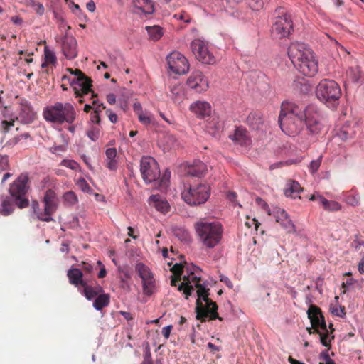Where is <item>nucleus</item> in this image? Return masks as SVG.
<instances>
[{
	"instance_id": "obj_16",
	"label": "nucleus",
	"mask_w": 364,
	"mask_h": 364,
	"mask_svg": "<svg viewBox=\"0 0 364 364\" xmlns=\"http://www.w3.org/2000/svg\"><path fill=\"white\" fill-rule=\"evenodd\" d=\"M44 209L43 214H40L41 221L50 222L53 221L52 215L57 210V204L55 201V193L53 191H46L43 197Z\"/></svg>"
},
{
	"instance_id": "obj_34",
	"label": "nucleus",
	"mask_w": 364,
	"mask_h": 364,
	"mask_svg": "<svg viewBox=\"0 0 364 364\" xmlns=\"http://www.w3.org/2000/svg\"><path fill=\"white\" fill-rule=\"evenodd\" d=\"M146 30L149 37L154 41L159 40L163 35L161 28L158 26L146 27Z\"/></svg>"
},
{
	"instance_id": "obj_9",
	"label": "nucleus",
	"mask_w": 364,
	"mask_h": 364,
	"mask_svg": "<svg viewBox=\"0 0 364 364\" xmlns=\"http://www.w3.org/2000/svg\"><path fill=\"white\" fill-rule=\"evenodd\" d=\"M275 18L272 27L273 35L279 38L288 37L294 31L293 21L283 7H279L274 12Z\"/></svg>"
},
{
	"instance_id": "obj_58",
	"label": "nucleus",
	"mask_w": 364,
	"mask_h": 364,
	"mask_svg": "<svg viewBox=\"0 0 364 364\" xmlns=\"http://www.w3.org/2000/svg\"><path fill=\"white\" fill-rule=\"evenodd\" d=\"M323 200H326V198L319 194H313L309 198V200H318L322 205H323Z\"/></svg>"
},
{
	"instance_id": "obj_56",
	"label": "nucleus",
	"mask_w": 364,
	"mask_h": 364,
	"mask_svg": "<svg viewBox=\"0 0 364 364\" xmlns=\"http://www.w3.org/2000/svg\"><path fill=\"white\" fill-rule=\"evenodd\" d=\"M364 245V241L360 240L358 236L355 235V240L352 242L351 246L355 250H358L360 246Z\"/></svg>"
},
{
	"instance_id": "obj_49",
	"label": "nucleus",
	"mask_w": 364,
	"mask_h": 364,
	"mask_svg": "<svg viewBox=\"0 0 364 364\" xmlns=\"http://www.w3.org/2000/svg\"><path fill=\"white\" fill-rule=\"evenodd\" d=\"M294 181H289L287 183V187L284 188V193L286 196H292L295 191Z\"/></svg>"
},
{
	"instance_id": "obj_13",
	"label": "nucleus",
	"mask_w": 364,
	"mask_h": 364,
	"mask_svg": "<svg viewBox=\"0 0 364 364\" xmlns=\"http://www.w3.org/2000/svg\"><path fill=\"white\" fill-rule=\"evenodd\" d=\"M306 124V130L312 134H318L321 129L322 125L319 122V114L314 105H308L304 110V113L299 117Z\"/></svg>"
},
{
	"instance_id": "obj_30",
	"label": "nucleus",
	"mask_w": 364,
	"mask_h": 364,
	"mask_svg": "<svg viewBox=\"0 0 364 364\" xmlns=\"http://www.w3.org/2000/svg\"><path fill=\"white\" fill-rule=\"evenodd\" d=\"M110 302V296L109 294H100L93 302V306L96 310L100 311L107 306Z\"/></svg>"
},
{
	"instance_id": "obj_21",
	"label": "nucleus",
	"mask_w": 364,
	"mask_h": 364,
	"mask_svg": "<svg viewBox=\"0 0 364 364\" xmlns=\"http://www.w3.org/2000/svg\"><path fill=\"white\" fill-rule=\"evenodd\" d=\"M230 138L241 146H247L251 143V140L247 135V130L241 127H237L235 130L234 134L230 136Z\"/></svg>"
},
{
	"instance_id": "obj_47",
	"label": "nucleus",
	"mask_w": 364,
	"mask_h": 364,
	"mask_svg": "<svg viewBox=\"0 0 364 364\" xmlns=\"http://www.w3.org/2000/svg\"><path fill=\"white\" fill-rule=\"evenodd\" d=\"M9 168V158L6 154H0V170L5 171Z\"/></svg>"
},
{
	"instance_id": "obj_8",
	"label": "nucleus",
	"mask_w": 364,
	"mask_h": 364,
	"mask_svg": "<svg viewBox=\"0 0 364 364\" xmlns=\"http://www.w3.org/2000/svg\"><path fill=\"white\" fill-rule=\"evenodd\" d=\"M66 71L73 75V77L64 75L63 80H68L72 87L76 97H82L91 92L92 80L85 75L80 69L68 68Z\"/></svg>"
},
{
	"instance_id": "obj_46",
	"label": "nucleus",
	"mask_w": 364,
	"mask_h": 364,
	"mask_svg": "<svg viewBox=\"0 0 364 364\" xmlns=\"http://www.w3.org/2000/svg\"><path fill=\"white\" fill-rule=\"evenodd\" d=\"M60 164L74 171L77 170L80 166L75 161L71 159H63Z\"/></svg>"
},
{
	"instance_id": "obj_61",
	"label": "nucleus",
	"mask_w": 364,
	"mask_h": 364,
	"mask_svg": "<svg viewBox=\"0 0 364 364\" xmlns=\"http://www.w3.org/2000/svg\"><path fill=\"white\" fill-rule=\"evenodd\" d=\"M106 112H107L109 119L112 123H116L117 122L118 118H117V116L116 114L113 113L110 109H107L106 111Z\"/></svg>"
},
{
	"instance_id": "obj_25",
	"label": "nucleus",
	"mask_w": 364,
	"mask_h": 364,
	"mask_svg": "<svg viewBox=\"0 0 364 364\" xmlns=\"http://www.w3.org/2000/svg\"><path fill=\"white\" fill-rule=\"evenodd\" d=\"M149 201L156 209L163 213H166L169 210V205L167 201L161 198L159 195H152L149 197Z\"/></svg>"
},
{
	"instance_id": "obj_57",
	"label": "nucleus",
	"mask_w": 364,
	"mask_h": 364,
	"mask_svg": "<svg viewBox=\"0 0 364 364\" xmlns=\"http://www.w3.org/2000/svg\"><path fill=\"white\" fill-rule=\"evenodd\" d=\"M172 328H173V326L172 325L167 326L164 327L162 328V332L161 333H162V335L164 336V337L166 339H168L169 338Z\"/></svg>"
},
{
	"instance_id": "obj_62",
	"label": "nucleus",
	"mask_w": 364,
	"mask_h": 364,
	"mask_svg": "<svg viewBox=\"0 0 364 364\" xmlns=\"http://www.w3.org/2000/svg\"><path fill=\"white\" fill-rule=\"evenodd\" d=\"M120 286L124 289H126L127 291L130 290L129 283L127 281V279H125L123 277L120 278Z\"/></svg>"
},
{
	"instance_id": "obj_37",
	"label": "nucleus",
	"mask_w": 364,
	"mask_h": 364,
	"mask_svg": "<svg viewBox=\"0 0 364 364\" xmlns=\"http://www.w3.org/2000/svg\"><path fill=\"white\" fill-rule=\"evenodd\" d=\"M170 178L171 171L168 169H166L159 181V188L160 190L163 191L167 188L169 183Z\"/></svg>"
},
{
	"instance_id": "obj_15",
	"label": "nucleus",
	"mask_w": 364,
	"mask_h": 364,
	"mask_svg": "<svg viewBox=\"0 0 364 364\" xmlns=\"http://www.w3.org/2000/svg\"><path fill=\"white\" fill-rule=\"evenodd\" d=\"M168 68L178 75L186 74L189 70V63L186 57L181 53L172 52L166 58Z\"/></svg>"
},
{
	"instance_id": "obj_7",
	"label": "nucleus",
	"mask_w": 364,
	"mask_h": 364,
	"mask_svg": "<svg viewBox=\"0 0 364 364\" xmlns=\"http://www.w3.org/2000/svg\"><path fill=\"white\" fill-rule=\"evenodd\" d=\"M28 173H22L10 184L9 193L14 200L15 205L20 209L28 207L29 200L26 194L30 189Z\"/></svg>"
},
{
	"instance_id": "obj_38",
	"label": "nucleus",
	"mask_w": 364,
	"mask_h": 364,
	"mask_svg": "<svg viewBox=\"0 0 364 364\" xmlns=\"http://www.w3.org/2000/svg\"><path fill=\"white\" fill-rule=\"evenodd\" d=\"M84 288V295L88 300H92L95 297L97 296V292L94 290L93 287H91L87 284H85V286H82Z\"/></svg>"
},
{
	"instance_id": "obj_2",
	"label": "nucleus",
	"mask_w": 364,
	"mask_h": 364,
	"mask_svg": "<svg viewBox=\"0 0 364 364\" xmlns=\"http://www.w3.org/2000/svg\"><path fill=\"white\" fill-rule=\"evenodd\" d=\"M195 230L200 242L206 248H214L223 237V228L218 222L198 221L195 224Z\"/></svg>"
},
{
	"instance_id": "obj_6",
	"label": "nucleus",
	"mask_w": 364,
	"mask_h": 364,
	"mask_svg": "<svg viewBox=\"0 0 364 364\" xmlns=\"http://www.w3.org/2000/svg\"><path fill=\"white\" fill-rule=\"evenodd\" d=\"M316 95L327 107L334 109L339 104L341 89L336 81L323 79L316 86Z\"/></svg>"
},
{
	"instance_id": "obj_5",
	"label": "nucleus",
	"mask_w": 364,
	"mask_h": 364,
	"mask_svg": "<svg viewBox=\"0 0 364 364\" xmlns=\"http://www.w3.org/2000/svg\"><path fill=\"white\" fill-rule=\"evenodd\" d=\"M318 70V63L313 50L304 43H297V71L312 77Z\"/></svg>"
},
{
	"instance_id": "obj_63",
	"label": "nucleus",
	"mask_w": 364,
	"mask_h": 364,
	"mask_svg": "<svg viewBox=\"0 0 364 364\" xmlns=\"http://www.w3.org/2000/svg\"><path fill=\"white\" fill-rule=\"evenodd\" d=\"M300 240L303 242V245L306 246L308 245V238L305 234L297 233V240Z\"/></svg>"
},
{
	"instance_id": "obj_35",
	"label": "nucleus",
	"mask_w": 364,
	"mask_h": 364,
	"mask_svg": "<svg viewBox=\"0 0 364 364\" xmlns=\"http://www.w3.org/2000/svg\"><path fill=\"white\" fill-rule=\"evenodd\" d=\"M297 90H299L301 94L308 95L312 92L313 86L309 81L297 82Z\"/></svg>"
},
{
	"instance_id": "obj_36",
	"label": "nucleus",
	"mask_w": 364,
	"mask_h": 364,
	"mask_svg": "<svg viewBox=\"0 0 364 364\" xmlns=\"http://www.w3.org/2000/svg\"><path fill=\"white\" fill-rule=\"evenodd\" d=\"M323 207L326 210L328 211H336L341 209V205L336 201L323 200Z\"/></svg>"
},
{
	"instance_id": "obj_33",
	"label": "nucleus",
	"mask_w": 364,
	"mask_h": 364,
	"mask_svg": "<svg viewBox=\"0 0 364 364\" xmlns=\"http://www.w3.org/2000/svg\"><path fill=\"white\" fill-rule=\"evenodd\" d=\"M142 287L144 294L147 296H151L154 294L156 288L155 279L153 277L149 280L142 282Z\"/></svg>"
},
{
	"instance_id": "obj_54",
	"label": "nucleus",
	"mask_w": 364,
	"mask_h": 364,
	"mask_svg": "<svg viewBox=\"0 0 364 364\" xmlns=\"http://www.w3.org/2000/svg\"><path fill=\"white\" fill-rule=\"evenodd\" d=\"M1 125L4 132L6 133L9 131L11 127L14 126V120H11L9 122L3 120L1 122Z\"/></svg>"
},
{
	"instance_id": "obj_53",
	"label": "nucleus",
	"mask_w": 364,
	"mask_h": 364,
	"mask_svg": "<svg viewBox=\"0 0 364 364\" xmlns=\"http://www.w3.org/2000/svg\"><path fill=\"white\" fill-rule=\"evenodd\" d=\"M171 271L175 276L181 277L183 272V266L181 264L176 263L171 268Z\"/></svg>"
},
{
	"instance_id": "obj_1",
	"label": "nucleus",
	"mask_w": 364,
	"mask_h": 364,
	"mask_svg": "<svg viewBox=\"0 0 364 364\" xmlns=\"http://www.w3.org/2000/svg\"><path fill=\"white\" fill-rule=\"evenodd\" d=\"M197 270H200V269L195 266L193 271L191 272L189 276H183V282L178 286V290L183 291L185 298L188 299L194 291V287L191 284H194L195 287L197 288L196 293L198 296L196 306V319L201 322L216 318L222 321L223 318L218 316L217 312V304L209 298V289L205 288L200 284V277L194 275V272H196Z\"/></svg>"
},
{
	"instance_id": "obj_48",
	"label": "nucleus",
	"mask_w": 364,
	"mask_h": 364,
	"mask_svg": "<svg viewBox=\"0 0 364 364\" xmlns=\"http://www.w3.org/2000/svg\"><path fill=\"white\" fill-rule=\"evenodd\" d=\"M31 209H32L34 215L36 216L37 219L38 220H41L39 215H40V214H43V210H42L40 208L39 203L37 200H33L31 202Z\"/></svg>"
},
{
	"instance_id": "obj_50",
	"label": "nucleus",
	"mask_w": 364,
	"mask_h": 364,
	"mask_svg": "<svg viewBox=\"0 0 364 364\" xmlns=\"http://www.w3.org/2000/svg\"><path fill=\"white\" fill-rule=\"evenodd\" d=\"M173 18L177 19V20H181V21H183L184 23H188L191 22V18L189 16V15L185 12V11H181V13L179 14H176L173 15Z\"/></svg>"
},
{
	"instance_id": "obj_3",
	"label": "nucleus",
	"mask_w": 364,
	"mask_h": 364,
	"mask_svg": "<svg viewBox=\"0 0 364 364\" xmlns=\"http://www.w3.org/2000/svg\"><path fill=\"white\" fill-rule=\"evenodd\" d=\"M43 117L48 122L59 125L63 123L72 124L76 119V111L72 104L58 102L44 109Z\"/></svg>"
},
{
	"instance_id": "obj_55",
	"label": "nucleus",
	"mask_w": 364,
	"mask_h": 364,
	"mask_svg": "<svg viewBox=\"0 0 364 364\" xmlns=\"http://www.w3.org/2000/svg\"><path fill=\"white\" fill-rule=\"evenodd\" d=\"M80 266L82 268V269L90 274L92 272L93 267L91 264L86 262H82Z\"/></svg>"
},
{
	"instance_id": "obj_32",
	"label": "nucleus",
	"mask_w": 364,
	"mask_h": 364,
	"mask_svg": "<svg viewBox=\"0 0 364 364\" xmlns=\"http://www.w3.org/2000/svg\"><path fill=\"white\" fill-rule=\"evenodd\" d=\"M338 136L342 140L345 141L352 138L354 135V131L351 128L350 124H345L338 132Z\"/></svg>"
},
{
	"instance_id": "obj_51",
	"label": "nucleus",
	"mask_w": 364,
	"mask_h": 364,
	"mask_svg": "<svg viewBox=\"0 0 364 364\" xmlns=\"http://www.w3.org/2000/svg\"><path fill=\"white\" fill-rule=\"evenodd\" d=\"M100 112H101V109L100 108H96L90 114V120L92 123L100 124Z\"/></svg>"
},
{
	"instance_id": "obj_28",
	"label": "nucleus",
	"mask_w": 364,
	"mask_h": 364,
	"mask_svg": "<svg viewBox=\"0 0 364 364\" xmlns=\"http://www.w3.org/2000/svg\"><path fill=\"white\" fill-rule=\"evenodd\" d=\"M247 122L253 129H258L263 124L264 120L259 112H251L247 118Z\"/></svg>"
},
{
	"instance_id": "obj_22",
	"label": "nucleus",
	"mask_w": 364,
	"mask_h": 364,
	"mask_svg": "<svg viewBox=\"0 0 364 364\" xmlns=\"http://www.w3.org/2000/svg\"><path fill=\"white\" fill-rule=\"evenodd\" d=\"M273 215L276 218V221L279 223L284 228L288 229L294 227L287 213L284 209L279 208H276L274 210Z\"/></svg>"
},
{
	"instance_id": "obj_40",
	"label": "nucleus",
	"mask_w": 364,
	"mask_h": 364,
	"mask_svg": "<svg viewBox=\"0 0 364 364\" xmlns=\"http://www.w3.org/2000/svg\"><path fill=\"white\" fill-rule=\"evenodd\" d=\"M330 311L333 315L341 318H344L346 316L345 307L342 306H340L338 308L337 306H333L332 304H331Z\"/></svg>"
},
{
	"instance_id": "obj_44",
	"label": "nucleus",
	"mask_w": 364,
	"mask_h": 364,
	"mask_svg": "<svg viewBox=\"0 0 364 364\" xmlns=\"http://www.w3.org/2000/svg\"><path fill=\"white\" fill-rule=\"evenodd\" d=\"M100 130L97 127H92L90 130L87 131V136L93 141H97L100 136Z\"/></svg>"
},
{
	"instance_id": "obj_14",
	"label": "nucleus",
	"mask_w": 364,
	"mask_h": 364,
	"mask_svg": "<svg viewBox=\"0 0 364 364\" xmlns=\"http://www.w3.org/2000/svg\"><path fill=\"white\" fill-rule=\"evenodd\" d=\"M191 49L198 61L208 65L215 63V58L210 52L208 44L205 41L198 38L194 39L191 43Z\"/></svg>"
},
{
	"instance_id": "obj_17",
	"label": "nucleus",
	"mask_w": 364,
	"mask_h": 364,
	"mask_svg": "<svg viewBox=\"0 0 364 364\" xmlns=\"http://www.w3.org/2000/svg\"><path fill=\"white\" fill-rule=\"evenodd\" d=\"M186 84L188 87L198 93L206 91L209 87L207 78L199 70L191 73L187 80Z\"/></svg>"
},
{
	"instance_id": "obj_4",
	"label": "nucleus",
	"mask_w": 364,
	"mask_h": 364,
	"mask_svg": "<svg viewBox=\"0 0 364 364\" xmlns=\"http://www.w3.org/2000/svg\"><path fill=\"white\" fill-rule=\"evenodd\" d=\"M307 314L313 328L315 329L314 332H316L319 335L321 344L325 347L330 348L331 342L334 338L333 324H329V328L331 329V331H329L321 309L315 306H310Z\"/></svg>"
},
{
	"instance_id": "obj_59",
	"label": "nucleus",
	"mask_w": 364,
	"mask_h": 364,
	"mask_svg": "<svg viewBox=\"0 0 364 364\" xmlns=\"http://www.w3.org/2000/svg\"><path fill=\"white\" fill-rule=\"evenodd\" d=\"M355 282L356 280L353 278H348L342 284V287L348 289Z\"/></svg>"
},
{
	"instance_id": "obj_42",
	"label": "nucleus",
	"mask_w": 364,
	"mask_h": 364,
	"mask_svg": "<svg viewBox=\"0 0 364 364\" xmlns=\"http://www.w3.org/2000/svg\"><path fill=\"white\" fill-rule=\"evenodd\" d=\"M44 55L45 60L50 64L53 65L56 63V57L55 53L52 50H49L47 47H45Z\"/></svg>"
},
{
	"instance_id": "obj_20",
	"label": "nucleus",
	"mask_w": 364,
	"mask_h": 364,
	"mask_svg": "<svg viewBox=\"0 0 364 364\" xmlns=\"http://www.w3.org/2000/svg\"><path fill=\"white\" fill-rule=\"evenodd\" d=\"M207 171L206 165L201 161H195L193 164L188 165L185 167V175L201 177Z\"/></svg>"
},
{
	"instance_id": "obj_18",
	"label": "nucleus",
	"mask_w": 364,
	"mask_h": 364,
	"mask_svg": "<svg viewBox=\"0 0 364 364\" xmlns=\"http://www.w3.org/2000/svg\"><path fill=\"white\" fill-rule=\"evenodd\" d=\"M62 51L66 58L74 59L77 55V43L76 39L70 35H65L62 40Z\"/></svg>"
},
{
	"instance_id": "obj_19",
	"label": "nucleus",
	"mask_w": 364,
	"mask_h": 364,
	"mask_svg": "<svg viewBox=\"0 0 364 364\" xmlns=\"http://www.w3.org/2000/svg\"><path fill=\"white\" fill-rule=\"evenodd\" d=\"M190 110L198 117H205L211 113V106L205 101H196L190 106Z\"/></svg>"
},
{
	"instance_id": "obj_11",
	"label": "nucleus",
	"mask_w": 364,
	"mask_h": 364,
	"mask_svg": "<svg viewBox=\"0 0 364 364\" xmlns=\"http://www.w3.org/2000/svg\"><path fill=\"white\" fill-rule=\"evenodd\" d=\"M294 105L283 102L279 117V123L282 130L289 135L294 134L296 129Z\"/></svg>"
},
{
	"instance_id": "obj_31",
	"label": "nucleus",
	"mask_w": 364,
	"mask_h": 364,
	"mask_svg": "<svg viewBox=\"0 0 364 364\" xmlns=\"http://www.w3.org/2000/svg\"><path fill=\"white\" fill-rule=\"evenodd\" d=\"M171 97L176 102H181L184 98L183 86L180 84L173 85L171 87Z\"/></svg>"
},
{
	"instance_id": "obj_39",
	"label": "nucleus",
	"mask_w": 364,
	"mask_h": 364,
	"mask_svg": "<svg viewBox=\"0 0 364 364\" xmlns=\"http://www.w3.org/2000/svg\"><path fill=\"white\" fill-rule=\"evenodd\" d=\"M138 117L139 122L144 125L154 124V119L151 114H148L144 112H140L139 113Z\"/></svg>"
},
{
	"instance_id": "obj_60",
	"label": "nucleus",
	"mask_w": 364,
	"mask_h": 364,
	"mask_svg": "<svg viewBox=\"0 0 364 364\" xmlns=\"http://www.w3.org/2000/svg\"><path fill=\"white\" fill-rule=\"evenodd\" d=\"M286 164H289L288 161H279V162H277V163L271 164L269 166V170L272 171L276 168H281Z\"/></svg>"
},
{
	"instance_id": "obj_26",
	"label": "nucleus",
	"mask_w": 364,
	"mask_h": 364,
	"mask_svg": "<svg viewBox=\"0 0 364 364\" xmlns=\"http://www.w3.org/2000/svg\"><path fill=\"white\" fill-rule=\"evenodd\" d=\"M133 4L144 14H150L154 11V4L152 0H134Z\"/></svg>"
},
{
	"instance_id": "obj_64",
	"label": "nucleus",
	"mask_w": 364,
	"mask_h": 364,
	"mask_svg": "<svg viewBox=\"0 0 364 364\" xmlns=\"http://www.w3.org/2000/svg\"><path fill=\"white\" fill-rule=\"evenodd\" d=\"M141 364H153L151 355L150 353H147L145 354L144 360Z\"/></svg>"
},
{
	"instance_id": "obj_29",
	"label": "nucleus",
	"mask_w": 364,
	"mask_h": 364,
	"mask_svg": "<svg viewBox=\"0 0 364 364\" xmlns=\"http://www.w3.org/2000/svg\"><path fill=\"white\" fill-rule=\"evenodd\" d=\"M135 270L141 279L142 282L154 277L150 269L143 263H137L135 266Z\"/></svg>"
},
{
	"instance_id": "obj_41",
	"label": "nucleus",
	"mask_w": 364,
	"mask_h": 364,
	"mask_svg": "<svg viewBox=\"0 0 364 364\" xmlns=\"http://www.w3.org/2000/svg\"><path fill=\"white\" fill-rule=\"evenodd\" d=\"M77 187L85 193H90L92 189L84 178H80L76 183Z\"/></svg>"
},
{
	"instance_id": "obj_43",
	"label": "nucleus",
	"mask_w": 364,
	"mask_h": 364,
	"mask_svg": "<svg viewBox=\"0 0 364 364\" xmlns=\"http://www.w3.org/2000/svg\"><path fill=\"white\" fill-rule=\"evenodd\" d=\"M346 201L351 206H358L360 203V197L358 194H350L346 196Z\"/></svg>"
},
{
	"instance_id": "obj_24",
	"label": "nucleus",
	"mask_w": 364,
	"mask_h": 364,
	"mask_svg": "<svg viewBox=\"0 0 364 364\" xmlns=\"http://www.w3.org/2000/svg\"><path fill=\"white\" fill-rule=\"evenodd\" d=\"M106 167L110 171H115L118 166V162L116 159L117 150L115 148H109L105 151Z\"/></svg>"
},
{
	"instance_id": "obj_23",
	"label": "nucleus",
	"mask_w": 364,
	"mask_h": 364,
	"mask_svg": "<svg viewBox=\"0 0 364 364\" xmlns=\"http://www.w3.org/2000/svg\"><path fill=\"white\" fill-rule=\"evenodd\" d=\"M67 276L70 284L78 286H85L86 281L82 279V272L77 268L71 269L68 271Z\"/></svg>"
},
{
	"instance_id": "obj_12",
	"label": "nucleus",
	"mask_w": 364,
	"mask_h": 364,
	"mask_svg": "<svg viewBox=\"0 0 364 364\" xmlns=\"http://www.w3.org/2000/svg\"><path fill=\"white\" fill-rule=\"evenodd\" d=\"M140 172L146 183L155 182L160 178L159 166L151 156H142L140 161Z\"/></svg>"
},
{
	"instance_id": "obj_27",
	"label": "nucleus",
	"mask_w": 364,
	"mask_h": 364,
	"mask_svg": "<svg viewBox=\"0 0 364 364\" xmlns=\"http://www.w3.org/2000/svg\"><path fill=\"white\" fill-rule=\"evenodd\" d=\"M14 204L11 197H3L0 205V213L4 216L11 215L14 210Z\"/></svg>"
},
{
	"instance_id": "obj_52",
	"label": "nucleus",
	"mask_w": 364,
	"mask_h": 364,
	"mask_svg": "<svg viewBox=\"0 0 364 364\" xmlns=\"http://www.w3.org/2000/svg\"><path fill=\"white\" fill-rule=\"evenodd\" d=\"M321 156H320L318 159H316V160H312L309 164V168L311 171L312 173H315L316 172L320 166H321Z\"/></svg>"
},
{
	"instance_id": "obj_45",
	"label": "nucleus",
	"mask_w": 364,
	"mask_h": 364,
	"mask_svg": "<svg viewBox=\"0 0 364 364\" xmlns=\"http://www.w3.org/2000/svg\"><path fill=\"white\" fill-rule=\"evenodd\" d=\"M64 200L69 205H74L77 202V198L73 191H68L64 194Z\"/></svg>"
},
{
	"instance_id": "obj_10",
	"label": "nucleus",
	"mask_w": 364,
	"mask_h": 364,
	"mask_svg": "<svg viewBox=\"0 0 364 364\" xmlns=\"http://www.w3.org/2000/svg\"><path fill=\"white\" fill-rule=\"evenodd\" d=\"M210 195V188L205 183L191 185L181 193L183 200L191 205L203 204Z\"/></svg>"
}]
</instances>
